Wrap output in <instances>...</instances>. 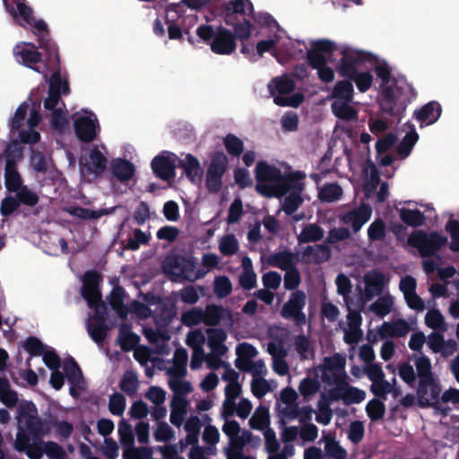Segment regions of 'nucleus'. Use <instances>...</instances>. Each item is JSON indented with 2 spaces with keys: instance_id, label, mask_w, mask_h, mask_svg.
Returning <instances> with one entry per match:
<instances>
[{
  "instance_id": "obj_1",
  "label": "nucleus",
  "mask_w": 459,
  "mask_h": 459,
  "mask_svg": "<svg viewBox=\"0 0 459 459\" xmlns=\"http://www.w3.org/2000/svg\"><path fill=\"white\" fill-rule=\"evenodd\" d=\"M26 0H3L7 13L13 19H20L19 24L22 27L29 25L32 32L38 38L39 48L46 51V56L58 53L56 44L50 39V32L47 23L43 20H36L33 10L26 4Z\"/></svg>"
},
{
  "instance_id": "obj_2",
  "label": "nucleus",
  "mask_w": 459,
  "mask_h": 459,
  "mask_svg": "<svg viewBox=\"0 0 459 459\" xmlns=\"http://www.w3.org/2000/svg\"><path fill=\"white\" fill-rule=\"evenodd\" d=\"M254 5L250 0H230L221 5V14L228 26H231L242 42L251 35Z\"/></svg>"
},
{
  "instance_id": "obj_3",
  "label": "nucleus",
  "mask_w": 459,
  "mask_h": 459,
  "mask_svg": "<svg viewBox=\"0 0 459 459\" xmlns=\"http://www.w3.org/2000/svg\"><path fill=\"white\" fill-rule=\"evenodd\" d=\"M196 34L217 55H230L236 50L238 36L235 30L232 32L221 25L214 30L211 25L203 24L197 28Z\"/></svg>"
},
{
  "instance_id": "obj_4",
  "label": "nucleus",
  "mask_w": 459,
  "mask_h": 459,
  "mask_svg": "<svg viewBox=\"0 0 459 459\" xmlns=\"http://www.w3.org/2000/svg\"><path fill=\"white\" fill-rule=\"evenodd\" d=\"M413 359L417 375L420 378L417 389L418 404L429 405V403L423 395L427 394V392L431 390V397L437 398L440 395L441 387L434 378L429 358L421 354L420 356L414 355Z\"/></svg>"
},
{
  "instance_id": "obj_5",
  "label": "nucleus",
  "mask_w": 459,
  "mask_h": 459,
  "mask_svg": "<svg viewBox=\"0 0 459 459\" xmlns=\"http://www.w3.org/2000/svg\"><path fill=\"white\" fill-rule=\"evenodd\" d=\"M340 54L342 56L336 70L342 78L354 76L355 73L365 67L366 64L377 62V57L371 52L356 49L349 46L343 47Z\"/></svg>"
},
{
  "instance_id": "obj_6",
  "label": "nucleus",
  "mask_w": 459,
  "mask_h": 459,
  "mask_svg": "<svg viewBox=\"0 0 459 459\" xmlns=\"http://www.w3.org/2000/svg\"><path fill=\"white\" fill-rule=\"evenodd\" d=\"M447 243L446 237L437 231L427 233L423 230H416L408 238V244L419 250L422 257H430Z\"/></svg>"
},
{
  "instance_id": "obj_7",
  "label": "nucleus",
  "mask_w": 459,
  "mask_h": 459,
  "mask_svg": "<svg viewBox=\"0 0 459 459\" xmlns=\"http://www.w3.org/2000/svg\"><path fill=\"white\" fill-rule=\"evenodd\" d=\"M39 46L37 47L31 42H22L17 44L13 49L17 60L23 65L30 68L39 74H43L45 79H48L46 74V51L39 52Z\"/></svg>"
},
{
  "instance_id": "obj_8",
  "label": "nucleus",
  "mask_w": 459,
  "mask_h": 459,
  "mask_svg": "<svg viewBox=\"0 0 459 459\" xmlns=\"http://www.w3.org/2000/svg\"><path fill=\"white\" fill-rule=\"evenodd\" d=\"M195 262L193 259L186 258L179 255H167L161 264V269L171 281H175L179 277L194 281L204 274L200 273L194 278H191L195 271Z\"/></svg>"
},
{
  "instance_id": "obj_9",
  "label": "nucleus",
  "mask_w": 459,
  "mask_h": 459,
  "mask_svg": "<svg viewBox=\"0 0 459 459\" xmlns=\"http://www.w3.org/2000/svg\"><path fill=\"white\" fill-rule=\"evenodd\" d=\"M108 159L94 146L87 157H81L79 160V169L81 176L88 182L100 178L107 169Z\"/></svg>"
},
{
  "instance_id": "obj_10",
  "label": "nucleus",
  "mask_w": 459,
  "mask_h": 459,
  "mask_svg": "<svg viewBox=\"0 0 459 459\" xmlns=\"http://www.w3.org/2000/svg\"><path fill=\"white\" fill-rule=\"evenodd\" d=\"M307 304V296L303 290H295L290 294L289 299L282 305L280 316L290 320L296 326L301 327L307 323V316L303 309Z\"/></svg>"
},
{
  "instance_id": "obj_11",
  "label": "nucleus",
  "mask_w": 459,
  "mask_h": 459,
  "mask_svg": "<svg viewBox=\"0 0 459 459\" xmlns=\"http://www.w3.org/2000/svg\"><path fill=\"white\" fill-rule=\"evenodd\" d=\"M101 281L100 274L94 270L87 271L83 276V283L82 286V296L87 301L88 307L94 309V313L103 307L104 310L107 306L102 300L100 284Z\"/></svg>"
},
{
  "instance_id": "obj_12",
  "label": "nucleus",
  "mask_w": 459,
  "mask_h": 459,
  "mask_svg": "<svg viewBox=\"0 0 459 459\" xmlns=\"http://www.w3.org/2000/svg\"><path fill=\"white\" fill-rule=\"evenodd\" d=\"M281 170L265 161H258L255 167L256 190L265 195L272 196V191H275Z\"/></svg>"
},
{
  "instance_id": "obj_13",
  "label": "nucleus",
  "mask_w": 459,
  "mask_h": 459,
  "mask_svg": "<svg viewBox=\"0 0 459 459\" xmlns=\"http://www.w3.org/2000/svg\"><path fill=\"white\" fill-rule=\"evenodd\" d=\"M228 162L227 156L222 152H216L212 156L205 175V186L210 193L216 194L221 191Z\"/></svg>"
},
{
  "instance_id": "obj_14",
  "label": "nucleus",
  "mask_w": 459,
  "mask_h": 459,
  "mask_svg": "<svg viewBox=\"0 0 459 459\" xmlns=\"http://www.w3.org/2000/svg\"><path fill=\"white\" fill-rule=\"evenodd\" d=\"M336 387L331 390V397L335 401L342 400L347 405L361 403L366 394L364 391L349 385L346 381V374L342 373L335 377Z\"/></svg>"
},
{
  "instance_id": "obj_15",
  "label": "nucleus",
  "mask_w": 459,
  "mask_h": 459,
  "mask_svg": "<svg viewBox=\"0 0 459 459\" xmlns=\"http://www.w3.org/2000/svg\"><path fill=\"white\" fill-rule=\"evenodd\" d=\"M46 74L52 71V74L48 79V91L59 93L61 95H68L70 87L68 81L63 80L61 77V64L59 53L46 56Z\"/></svg>"
},
{
  "instance_id": "obj_16",
  "label": "nucleus",
  "mask_w": 459,
  "mask_h": 459,
  "mask_svg": "<svg viewBox=\"0 0 459 459\" xmlns=\"http://www.w3.org/2000/svg\"><path fill=\"white\" fill-rule=\"evenodd\" d=\"M21 155V150L12 145H8L5 152V168H4V179L5 186L10 192H16L19 188L22 187V181L20 173L17 169L16 155Z\"/></svg>"
},
{
  "instance_id": "obj_17",
  "label": "nucleus",
  "mask_w": 459,
  "mask_h": 459,
  "mask_svg": "<svg viewBox=\"0 0 459 459\" xmlns=\"http://www.w3.org/2000/svg\"><path fill=\"white\" fill-rule=\"evenodd\" d=\"M18 423L30 435H39L42 431V420L38 417V409L32 402L22 404L18 413Z\"/></svg>"
},
{
  "instance_id": "obj_18",
  "label": "nucleus",
  "mask_w": 459,
  "mask_h": 459,
  "mask_svg": "<svg viewBox=\"0 0 459 459\" xmlns=\"http://www.w3.org/2000/svg\"><path fill=\"white\" fill-rule=\"evenodd\" d=\"M312 48L307 51V64L314 69H317L327 64L325 54H333L337 47L336 43L327 39H317L312 42Z\"/></svg>"
},
{
  "instance_id": "obj_19",
  "label": "nucleus",
  "mask_w": 459,
  "mask_h": 459,
  "mask_svg": "<svg viewBox=\"0 0 459 459\" xmlns=\"http://www.w3.org/2000/svg\"><path fill=\"white\" fill-rule=\"evenodd\" d=\"M371 216V206L367 204H361L358 208L341 214L339 218L343 224L350 225L353 233L356 234L370 220Z\"/></svg>"
},
{
  "instance_id": "obj_20",
  "label": "nucleus",
  "mask_w": 459,
  "mask_h": 459,
  "mask_svg": "<svg viewBox=\"0 0 459 459\" xmlns=\"http://www.w3.org/2000/svg\"><path fill=\"white\" fill-rule=\"evenodd\" d=\"M406 103L398 101L396 94L392 89H385L380 101V109L385 114L397 119L399 123L406 110Z\"/></svg>"
},
{
  "instance_id": "obj_21",
  "label": "nucleus",
  "mask_w": 459,
  "mask_h": 459,
  "mask_svg": "<svg viewBox=\"0 0 459 459\" xmlns=\"http://www.w3.org/2000/svg\"><path fill=\"white\" fill-rule=\"evenodd\" d=\"M107 318L108 310H104L103 307L100 306V307L96 311V313H94V322H91L90 319L88 320V333L90 337L92 339V341H94L98 344L102 343L107 337V332L108 330V326L106 325Z\"/></svg>"
},
{
  "instance_id": "obj_22",
  "label": "nucleus",
  "mask_w": 459,
  "mask_h": 459,
  "mask_svg": "<svg viewBox=\"0 0 459 459\" xmlns=\"http://www.w3.org/2000/svg\"><path fill=\"white\" fill-rule=\"evenodd\" d=\"M149 304H156L157 307L154 312V318L157 324L161 325H169L177 314L176 305L170 301H164L160 297L152 295L146 298Z\"/></svg>"
},
{
  "instance_id": "obj_23",
  "label": "nucleus",
  "mask_w": 459,
  "mask_h": 459,
  "mask_svg": "<svg viewBox=\"0 0 459 459\" xmlns=\"http://www.w3.org/2000/svg\"><path fill=\"white\" fill-rule=\"evenodd\" d=\"M74 127L75 134L81 142L91 143L97 136L98 119L96 117L82 116L74 121Z\"/></svg>"
},
{
  "instance_id": "obj_24",
  "label": "nucleus",
  "mask_w": 459,
  "mask_h": 459,
  "mask_svg": "<svg viewBox=\"0 0 459 459\" xmlns=\"http://www.w3.org/2000/svg\"><path fill=\"white\" fill-rule=\"evenodd\" d=\"M305 173L301 171H295L287 175L281 173L276 189L274 191L277 195H284L288 192L297 191L301 193L304 190V183L302 180L305 178Z\"/></svg>"
},
{
  "instance_id": "obj_25",
  "label": "nucleus",
  "mask_w": 459,
  "mask_h": 459,
  "mask_svg": "<svg viewBox=\"0 0 459 459\" xmlns=\"http://www.w3.org/2000/svg\"><path fill=\"white\" fill-rule=\"evenodd\" d=\"M177 167L183 169V174L192 184H199L203 179L204 169L199 160L191 153L186 154L184 159H179Z\"/></svg>"
},
{
  "instance_id": "obj_26",
  "label": "nucleus",
  "mask_w": 459,
  "mask_h": 459,
  "mask_svg": "<svg viewBox=\"0 0 459 459\" xmlns=\"http://www.w3.org/2000/svg\"><path fill=\"white\" fill-rule=\"evenodd\" d=\"M441 113V105L437 101L432 100L423 105L420 108L416 109L413 113V117L423 127L424 126L436 123L439 119Z\"/></svg>"
},
{
  "instance_id": "obj_27",
  "label": "nucleus",
  "mask_w": 459,
  "mask_h": 459,
  "mask_svg": "<svg viewBox=\"0 0 459 459\" xmlns=\"http://www.w3.org/2000/svg\"><path fill=\"white\" fill-rule=\"evenodd\" d=\"M109 172L112 178H116L119 182H127L134 175V165L123 158L113 159L110 162Z\"/></svg>"
},
{
  "instance_id": "obj_28",
  "label": "nucleus",
  "mask_w": 459,
  "mask_h": 459,
  "mask_svg": "<svg viewBox=\"0 0 459 459\" xmlns=\"http://www.w3.org/2000/svg\"><path fill=\"white\" fill-rule=\"evenodd\" d=\"M177 165L169 155H158L152 160V169L155 175L163 180H169L175 177Z\"/></svg>"
},
{
  "instance_id": "obj_29",
  "label": "nucleus",
  "mask_w": 459,
  "mask_h": 459,
  "mask_svg": "<svg viewBox=\"0 0 459 459\" xmlns=\"http://www.w3.org/2000/svg\"><path fill=\"white\" fill-rule=\"evenodd\" d=\"M388 280L385 274L377 270L368 272L364 277L365 291L368 299L380 295Z\"/></svg>"
},
{
  "instance_id": "obj_30",
  "label": "nucleus",
  "mask_w": 459,
  "mask_h": 459,
  "mask_svg": "<svg viewBox=\"0 0 459 459\" xmlns=\"http://www.w3.org/2000/svg\"><path fill=\"white\" fill-rule=\"evenodd\" d=\"M354 98V88L351 82L348 79L338 81L330 94V99L333 101L352 102Z\"/></svg>"
},
{
  "instance_id": "obj_31",
  "label": "nucleus",
  "mask_w": 459,
  "mask_h": 459,
  "mask_svg": "<svg viewBox=\"0 0 459 459\" xmlns=\"http://www.w3.org/2000/svg\"><path fill=\"white\" fill-rule=\"evenodd\" d=\"M269 265L287 271L296 263V255L289 250L271 254L267 259Z\"/></svg>"
},
{
  "instance_id": "obj_32",
  "label": "nucleus",
  "mask_w": 459,
  "mask_h": 459,
  "mask_svg": "<svg viewBox=\"0 0 459 459\" xmlns=\"http://www.w3.org/2000/svg\"><path fill=\"white\" fill-rule=\"evenodd\" d=\"M129 325L123 324L118 330V343L123 351L128 352L134 350L140 342V336L130 331Z\"/></svg>"
},
{
  "instance_id": "obj_33",
  "label": "nucleus",
  "mask_w": 459,
  "mask_h": 459,
  "mask_svg": "<svg viewBox=\"0 0 459 459\" xmlns=\"http://www.w3.org/2000/svg\"><path fill=\"white\" fill-rule=\"evenodd\" d=\"M295 82L288 75L273 78L268 84L270 93L274 96L277 92L280 95L291 93L295 90Z\"/></svg>"
},
{
  "instance_id": "obj_34",
  "label": "nucleus",
  "mask_w": 459,
  "mask_h": 459,
  "mask_svg": "<svg viewBox=\"0 0 459 459\" xmlns=\"http://www.w3.org/2000/svg\"><path fill=\"white\" fill-rule=\"evenodd\" d=\"M207 333V344L213 351L220 354H222L226 350V346L223 344L227 338L225 331L221 328H208Z\"/></svg>"
},
{
  "instance_id": "obj_35",
  "label": "nucleus",
  "mask_w": 459,
  "mask_h": 459,
  "mask_svg": "<svg viewBox=\"0 0 459 459\" xmlns=\"http://www.w3.org/2000/svg\"><path fill=\"white\" fill-rule=\"evenodd\" d=\"M302 255L304 257H312L313 261L316 264L326 262L331 257V248L325 244H319L316 246H307L304 248Z\"/></svg>"
},
{
  "instance_id": "obj_36",
  "label": "nucleus",
  "mask_w": 459,
  "mask_h": 459,
  "mask_svg": "<svg viewBox=\"0 0 459 459\" xmlns=\"http://www.w3.org/2000/svg\"><path fill=\"white\" fill-rule=\"evenodd\" d=\"M351 103V102L333 101L331 105L333 114L342 120H357L358 111L350 105Z\"/></svg>"
},
{
  "instance_id": "obj_37",
  "label": "nucleus",
  "mask_w": 459,
  "mask_h": 459,
  "mask_svg": "<svg viewBox=\"0 0 459 459\" xmlns=\"http://www.w3.org/2000/svg\"><path fill=\"white\" fill-rule=\"evenodd\" d=\"M151 240V234L145 233L141 229H134L133 231V237L128 238L126 241H122L124 249L136 251L142 245H149Z\"/></svg>"
},
{
  "instance_id": "obj_38",
  "label": "nucleus",
  "mask_w": 459,
  "mask_h": 459,
  "mask_svg": "<svg viewBox=\"0 0 459 459\" xmlns=\"http://www.w3.org/2000/svg\"><path fill=\"white\" fill-rule=\"evenodd\" d=\"M126 296L125 290L121 286H116L111 293L109 298V304L111 307L117 311V315L123 318L127 315V307L124 303V299Z\"/></svg>"
},
{
  "instance_id": "obj_39",
  "label": "nucleus",
  "mask_w": 459,
  "mask_h": 459,
  "mask_svg": "<svg viewBox=\"0 0 459 459\" xmlns=\"http://www.w3.org/2000/svg\"><path fill=\"white\" fill-rule=\"evenodd\" d=\"M324 238V230L316 223L306 225L298 236L299 243L316 242Z\"/></svg>"
},
{
  "instance_id": "obj_40",
  "label": "nucleus",
  "mask_w": 459,
  "mask_h": 459,
  "mask_svg": "<svg viewBox=\"0 0 459 459\" xmlns=\"http://www.w3.org/2000/svg\"><path fill=\"white\" fill-rule=\"evenodd\" d=\"M0 400L9 408L15 406L19 400L17 393L11 388L6 377H0Z\"/></svg>"
},
{
  "instance_id": "obj_41",
  "label": "nucleus",
  "mask_w": 459,
  "mask_h": 459,
  "mask_svg": "<svg viewBox=\"0 0 459 459\" xmlns=\"http://www.w3.org/2000/svg\"><path fill=\"white\" fill-rule=\"evenodd\" d=\"M249 426L253 429L265 430L269 428L270 416L267 408L259 406L249 420Z\"/></svg>"
},
{
  "instance_id": "obj_42",
  "label": "nucleus",
  "mask_w": 459,
  "mask_h": 459,
  "mask_svg": "<svg viewBox=\"0 0 459 459\" xmlns=\"http://www.w3.org/2000/svg\"><path fill=\"white\" fill-rule=\"evenodd\" d=\"M186 404L187 401L186 398H180L179 402L175 401V399L171 401L169 420L171 424L178 428L180 427L183 423L184 416L186 413Z\"/></svg>"
},
{
  "instance_id": "obj_43",
  "label": "nucleus",
  "mask_w": 459,
  "mask_h": 459,
  "mask_svg": "<svg viewBox=\"0 0 459 459\" xmlns=\"http://www.w3.org/2000/svg\"><path fill=\"white\" fill-rule=\"evenodd\" d=\"M69 213L82 220H98L109 213L108 209L91 210L81 206H74L69 209Z\"/></svg>"
},
{
  "instance_id": "obj_44",
  "label": "nucleus",
  "mask_w": 459,
  "mask_h": 459,
  "mask_svg": "<svg viewBox=\"0 0 459 459\" xmlns=\"http://www.w3.org/2000/svg\"><path fill=\"white\" fill-rule=\"evenodd\" d=\"M401 220L408 226L419 227L425 221V216L420 210L402 208L399 212Z\"/></svg>"
},
{
  "instance_id": "obj_45",
  "label": "nucleus",
  "mask_w": 459,
  "mask_h": 459,
  "mask_svg": "<svg viewBox=\"0 0 459 459\" xmlns=\"http://www.w3.org/2000/svg\"><path fill=\"white\" fill-rule=\"evenodd\" d=\"M139 386V380L137 374L132 370H126L123 375L119 387L120 389L127 394L128 395H134Z\"/></svg>"
},
{
  "instance_id": "obj_46",
  "label": "nucleus",
  "mask_w": 459,
  "mask_h": 459,
  "mask_svg": "<svg viewBox=\"0 0 459 459\" xmlns=\"http://www.w3.org/2000/svg\"><path fill=\"white\" fill-rule=\"evenodd\" d=\"M225 312V309L217 305H207L205 307V310L204 311V325L208 326H216L220 324L221 319L223 318V314Z\"/></svg>"
},
{
  "instance_id": "obj_47",
  "label": "nucleus",
  "mask_w": 459,
  "mask_h": 459,
  "mask_svg": "<svg viewBox=\"0 0 459 459\" xmlns=\"http://www.w3.org/2000/svg\"><path fill=\"white\" fill-rule=\"evenodd\" d=\"M413 127V126H411ZM419 139V134L414 128L405 134L401 143L397 146V152L400 156L406 158L411 152L413 146Z\"/></svg>"
},
{
  "instance_id": "obj_48",
  "label": "nucleus",
  "mask_w": 459,
  "mask_h": 459,
  "mask_svg": "<svg viewBox=\"0 0 459 459\" xmlns=\"http://www.w3.org/2000/svg\"><path fill=\"white\" fill-rule=\"evenodd\" d=\"M426 325L433 330L444 332L446 330L445 319L438 309L433 308L427 312L425 316Z\"/></svg>"
},
{
  "instance_id": "obj_49",
  "label": "nucleus",
  "mask_w": 459,
  "mask_h": 459,
  "mask_svg": "<svg viewBox=\"0 0 459 459\" xmlns=\"http://www.w3.org/2000/svg\"><path fill=\"white\" fill-rule=\"evenodd\" d=\"M366 412L371 421H377L383 419L385 413V405L383 401L373 398L367 403Z\"/></svg>"
},
{
  "instance_id": "obj_50",
  "label": "nucleus",
  "mask_w": 459,
  "mask_h": 459,
  "mask_svg": "<svg viewBox=\"0 0 459 459\" xmlns=\"http://www.w3.org/2000/svg\"><path fill=\"white\" fill-rule=\"evenodd\" d=\"M393 305V299L390 296L380 297L369 306V309L377 316L384 317L391 312Z\"/></svg>"
},
{
  "instance_id": "obj_51",
  "label": "nucleus",
  "mask_w": 459,
  "mask_h": 459,
  "mask_svg": "<svg viewBox=\"0 0 459 459\" xmlns=\"http://www.w3.org/2000/svg\"><path fill=\"white\" fill-rule=\"evenodd\" d=\"M64 371L68 381L75 384L82 377V372L78 363L74 358L70 357L64 361Z\"/></svg>"
},
{
  "instance_id": "obj_52",
  "label": "nucleus",
  "mask_w": 459,
  "mask_h": 459,
  "mask_svg": "<svg viewBox=\"0 0 459 459\" xmlns=\"http://www.w3.org/2000/svg\"><path fill=\"white\" fill-rule=\"evenodd\" d=\"M386 235L385 223L381 219L375 220L368 229V237L369 241H382Z\"/></svg>"
},
{
  "instance_id": "obj_53",
  "label": "nucleus",
  "mask_w": 459,
  "mask_h": 459,
  "mask_svg": "<svg viewBox=\"0 0 459 459\" xmlns=\"http://www.w3.org/2000/svg\"><path fill=\"white\" fill-rule=\"evenodd\" d=\"M223 143L227 152L231 156H239L244 151L243 141L233 134H228L223 139Z\"/></svg>"
},
{
  "instance_id": "obj_54",
  "label": "nucleus",
  "mask_w": 459,
  "mask_h": 459,
  "mask_svg": "<svg viewBox=\"0 0 459 459\" xmlns=\"http://www.w3.org/2000/svg\"><path fill=\"white\" fill-rule=\"evenodd\" d=\"M350 82H354L356 83L357 89L360 92L368 91L373 83V76L369 72H356L354 76L345 77Z\"/></svg>"
},
{
  "instance_id": "obj_55",
  "label": "nucleus",
  "mask_w": 459,
  "mask_h": 459,
  "mask_svg": "<svg viewBox=\"0 0 459 459\" xmlns=\"http://www.w3.org/2000/svg\"><path fill=\"white\" fill-rule=\"evenodd\" d=\"M238 247V241L235 235L228 234L221 239L219 250L223 255L230 256L237 253Z\"/></svg>"
},
{
  "instance_id": "obj_56",
  "label": "nucleus",
  "mask_w": 459,
  "mask_h": 459,
  "mask_svg": "<svg viewBox=\"0 0 459 459\" xmlns=\"http://www.w3.org/2000/svg\"><path fill=\"white\" fill-rule=\"evenodd\" d=\"M204 310L200 307H193L184 312L181 316L182 324L189 327L199 325L204 322Z\"/></svg>"
},
{
  "instance_id": "obj_57",
  "label": "nucleus",
  "mask_w": 459,
  "mask_h": 459,
  "mask_svg": "<svg viewBox=\"0 0 459 459\" xmlns=\"http://www.w3.org/2000/svg\"><path fill=\"white\" fill-rule=\"evenodd\" d=\"M303 202L301 193L291 191L284 198L282 209L287 215L293 214Z\"/></svg>"
},
{
  "instance_id": "obj_58",
  "label": "nucleus",
  "mask_w": 459,
  "mask_h": 459,
  "mask_svg": "<svg viewBox=\"0 0 459 459\" xmlns=\"http://www.w3.org/2000/svg\"><path fill=\"white\" fill-rule=\"evenodd\" d=\"M342 189L337 184H328L325 186L319 192V197L322 201L333 203L341 198Z\"/></svg>"
},
{
  "instance_id": "obj_59",
  "label": "nucleus",
  "mask_w": 459,
  "mask_h": 459,
  "mask_svg": "<svg viewBox=\"0 0 459 459\" xmlns=\"http://www.w3.org/2000/svg\"><path fill=\"white\" fill-rule=\"evenodd\" d=\"M232 291V284L228 276H218L214 280L213 292L219 298H226Z\"/></svg>"
},
{
  "instance_id": "obj_60",
  "label": "nucleus",
  "mask_w": 459,
  "mask_h": 459,
  "mask_svg": "<svg viewBox=\"0 0 459 459\" xmlns=\"http://www.w3.org/2000/svg\"><path fill=\"white\" fill-rule=\"evenodd\" d=\"M30 164L36 172L46 173L48 171V161L45 154L33 148L30 150Z\"/></svg>"
},
{
  "instance_id": "obj_61",
  "label": "nucleus",
  "mask_w": 459,
  "mask_h": 459,
  "mask_svg": "<svg viewBox=\"0 0 459 459\" xmlns=\"http://www.w3.org/2000/svg\"><path fill=\"white\" fill-rule=\"evenodd\" d=\"M325 451L326 455L333 459H346L347 451L334 438L325 440Z\"/></svg>"
},
{
  "instance_id": "obj_62",
  "label": "nucleus",
  "mask_w": 459,
  "mask_h": 459,
  "mask_svg": "<svg viewBox=\"0 0 459 459\" xmlns=\"http://www.w3.org/2000/svg\"><path fill=\"white\" fill-rule=\"evenodd\" d=\"M119 440L123 446H132L134 442L131 425L126 420H121L118 423Z\"/></svg>"
},
{
  "instance_id": "obj_63",
  "label": "nucleus",
  "mask_w": 459,
  "mask_h": 459,
  "mask_svg": "<svg viewBox=\"0 0 459 459\" xmlns=\"http://www.w3.org/2000/svg\"><path fill=\"white\" fill-rule=\"evenodd\" d=\"M126 405V397L120 393H115L109 397L108 410L115 416H121Z\"/></svg>"
},
{
  "instance_id": "obj_64",
  "label": "nucleus",
  "mask_w": 459,
  "mask_h": 459,
  "mask_svg": "<svg viewBox=\"0 0 459 459\" xmlns=\"http://www.w3.org/2000/svg\"><path fill=\"white\" fill-rule=\"evenodd\" d=\"M446 230L451 237L450 250L455 253L459 252V221L450 219L446 225Z\"/></svg>"
}]
</instances>
